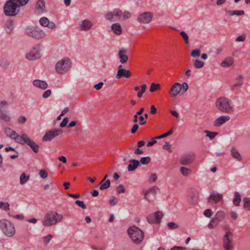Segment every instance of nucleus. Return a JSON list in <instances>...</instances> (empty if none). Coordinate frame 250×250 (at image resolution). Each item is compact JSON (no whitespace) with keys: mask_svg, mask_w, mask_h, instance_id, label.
<instances>
[{"mask_svg":"<svg viewBox=\"0 0 250 250\" xmlns=\"http://www.w3.org/2000/svg\"><path fill=\"white\" fill-rule=\"evenodd\" d=\"M62 219V214L54 211H51L45 214L42 220V224L45 227H49L61 222Z\"/></svg>","mask_w":250,"mask_h":250,"instance_id":"1","label":"nucleus"},{"mask_svg":"<svg viewBox=\"0 0 250 250\" xmlns=\"http://www.w3.org/2000/svg\"><path fill=\"white\" fill-rule=\"evenodd\" d=\"M215 105L217 109L222 112L231 113L234 111L229 99L225 96L217 98Z\"/></svg>","mask_w":250,"mask_h":250,"instance_id":"2","label":"nucleus"},{"mask_svg":"<svg viewBox=\"0 0 250 250\" xmlns=\"http://www.w3.org/2000/svg\"><path fill=\"white\" fill-rule=\"evenodd\" d=\"M127 232L132 242L136 244H140L144 239L143 231L135 226L129 228Z\"/></svg>","mask_w":250,"mask_h":250,"instance_id":"3","label":"nucleus"},{"mask_svg":"<svg viewBox=\"0 0 250 250\" xmlns=\"http://www.w3.org/2000/svg\"><path fill=\"white\" fill-rule=\"evenodd\" d=\"M0 228L5 235L12 237L15 233V229L13 224L6 219L0 221Z\"/></svg>","mask_w":250,"mask_h":250,"instance_id":"4","label":"nucleus"},{"mask_svg":"<svg viewBox=\"0 0 250 250\" xmlns=\"http://www.w3.org/2000/svg\"><path fill=\"white\" fill-rule=\"evenodd\" d=\"M17 143L22 145H27L35 153H38L39 151V146L25 133L21 135V140H18Z\"/></svg>","mask_w":250,"mask_h":250,"instance_id":"5","label":"nucleus"},{"mask_svg":"<svg viewBox=\"0 0 250 250\" xmlns=\"http://www.w3.org/2000/svg\"><path fill=\"white\" fill-rule=\"evenodd\" d=\"M3 9L4 14L8 16H15L18 14L20 11L19 8L12 0H8L6 1L4 5Z\"/></svg>","mask_w":250,"mask_h":250,"instance_id":"6","label":"nucleus"},{"mask_svg":"<svg viewBox=\"0 0 250 250\" xmlns=\"http://www.w3.org/2000/svg\"><path fill=\"white\" fill-rule=\"evenodd\" d=\"M71 66L70 60L68 58L61 60L58 62L55 66V69L58 74H62L67 72Z\"/></svg>","mask_w":250,"mask_h":250,"instance_id":"7","label":"nucleus"},{"mask_svg":"<svg viewBox=\"0 0 250 250\" xmlns=\"http://www.w3.org/2000/svg\"><path fill=\"white\" fill-rule=\"evenodd\" d=\"M25 33L28 36L35 39L40 40L44 38L46 34L43 30L34 27H27L25 29Z\"/></svg>","mask_w":250,"mask_h":250,"instance_id":"8","label":"nucleus"},{"mask_svg":"<svg viewBox=\"0 0 250 250\" xmlns=\"http://www.w3.org/2000/svg\"><path fill=\"white\" fill-rule=\"evenodd\" d=\"M233 239L232 232L229 229L227 230L223 238V247L225 250H231L233 249Z\"/></svg>","mask_w":250,"mask_h":250,"instance_id":"9","label":"nucleus"},{"mask_svg":"<svg viewBox=\"0 0 250 250\" xmlns=\"http://www.w3.org/2000/svg\"><path fill=\"white\" fill-rule=\"evenodd\" d=\"M41 51V49L40 45L39 44H37L26 54V58L30 61L39 59L42 56Z\"/></svg>","mask_w":250,"mask_h":250,"instance_id":"10","label":"nucleus"},{"mask_svg":"<svg viewBox=\"0 0 250 250\" xmlns=\"http://www.w3.org/2000/svg\"><path fill=\"white\" fill-rule=\"evenodd\" d=\"M195 160L194 153L184 154L179 159V163L182 166H189L192 164Z\"/></svg>","mask_w":250,"mask_h":250,"instance_id":"11","label":"nucleus"},{"mask_svg":"<svg viewBox=\"0 0 250 250\" xmlns=\"http://www.w3.org/2000/svg\"><path fill=\"white\" fill-rule=\"evenodd\" d=\"M62 133V130L61 129H55L49 130L45 133L44 136L42 137V141L44 142L50 141Z\"/></svg>","mask_w":250,"mask_h":250,"instance_id":"12","label":"nucleus"},{"mask_svg":"<svg viewBox=\"0 0 250 250\" xmlns=\"http://www.w3.org/2000/svg\"><path fill=\"white\" fill-rule=\"evenodd\" d=\"M152 17V13L149 12H145L138 16L137 21L141 23H148L151 21Z\"/></svg>","mask_w":250,"mask_h":250,"instance_id":"13","label":"nucleus"},{"mask_svg":"<svg viewBox=\"0 0 250 250\" xmlns=\"http://www.w3.org/2000/svg\"><path fill=\"white\" fill-rule=\"evenodd\" d=\"M223 199V195L216 191L212 192L208 198V202L211 203L213 202L215 204L218 203Z\"/></svg>","mask_w":250,"mask_h":250,"instance_id":"14","label":"nucleus"},{"mask_svg":"<svg viewBox=\"0 0 250 250\" xmlns=\"http://www.w3.org/2000/svg\"><path fill=\"white\" fill-rule=\"evenodd\" d=\"M41 25L44 27H48L50 29H54L56 28V24L53 21H50L46 17H42L39 20Z\"/></svg>","mask_w":250,"mask_h":250,"instance_id":"15","label":"nucleus"},{"mask_svg":"<svg viewBox=\"0 0 250 250\" xmlns=\"http://www.w3.org/2000/svg\"><path fill=\"white\" fill-rule=\"evenodd\" d=\"M230 118L229 116L224 115L221 116L217 118L214 122L213 125L215 127H219L227 123L230 120Z\"/></svg>","mask_w":250,"mask_h":250,"instance_id":"16","label":"nucleus"},{"mask_svg":"<svg viewBox=\"0 0 250 250\" xmlns=\"http://www.w3.org/2000/svg\"><path fill=\"white\" fill-rule=\"evenodd\" d=\"M4 132L7 136L9 137L12 139L15 140L16 142H17L18 140H21V135H18L15 131L10 128H6Z\"/></svg>","mask_w":250,"mask_h":250,"instance_id":"17","label":"nucleus"},{"mask_svg":"<svg viewBox=\"0 0 250 250\" xmlns=\"http://www.w3.org/2000/svg\"><path fill=\"white\" fill-rule=\"evenodd\" d=\"M230 153L231 157L236 161L238 162H241L242 161V156L238 149L235 146H233L231 148Z\"/></svg>","mask_w":250,"mask_h":250,"instance_id":"18","label":"nucleus"},{"mask_svg":"<svg viewBox=\"0 0 250 250\" xmlns=\"http://www.w3.org/2000/svg\"><path fill=\"white\" fill-rule=\"evenodd\" d=\"M79 25L80 30L86 31L91 28L93 23L88 20H84L79 23Z\"/></svg>","mask_w":250,"mask_h":250,"instance_id":"19","label":"nucleus"},{"mask_svg":"<svg viewBox=\"0 0 250 250\" xmlns=\"http://www.w3.org/2000/svg\"><path fill=\"white\" fill-rule=\"evenodd\" d=\"M182 85L178 83H174L170 89V92L172 97H176L181 91Z\"/></svg>","mask_w":250,"mask_h":250,"instance_id":"20","label":"nucleus"},{"mask_svg":"<svg viewBox=\"0 0 250 250\" xmlns=\"http://www.w3.org/2000/svg\"><path fill=\"white\" fill-rule=\"evenodd\" d=\"M155 188H152L145 193V198L149 202L153 201L155 199Z\"/></svg>","mask_w":250,"mask_h":250,"instance_id":"21","label":"nucleus"},{"mask_svg":"<svg viewBox=\"0 0 250 250\" xmlns=\"http://www.w3.org/2000/svg\"><path fill=\"white\" fill-rule=\"evenodd\" d=\"M33 84L36 87L42 90L46 89L48 87L47 83L44 81L35 80L33 82Z\"/></svg>","mask_w":250,"mask_h":250,"instance_id":"22","label":"nucleus"},{"mask_svg":"<svg viewBox=\"0 0 250 250\" xmlns=\"http://www.w3.org/2000/svg\"><path fill=\"white\" fill-rule=\"evenodd\" d=\"M131 76V72L129 70L121 69L118 70L116 76L117 79H120L122 77L126 78H129Z\"/></svg>","mask_w":250,"mask_h":250,"instance_id":"23","label":"nucleus"},{"mask_svg":"<svg viewBox=\"0 0 250 250\" xmlns=\"http://www.w3.org/2000/svg\"><path fill=\"white\" fill-rule=\"evenodd\" d=\"M130 164L128 165L127 169L128 171H132L135 170L140 165V162L138 160L132 159L129 161Z\"/></svg>","mask_w":250,"mask_h":250,"instance_id":"24","label":"nucleus"},{"mask_svg":"<svg viewBox=\"0 0 250 250\" xmlns=\"http://www.w3.org/2000/svg\"><path fill=\"white\" fill-rule=\"evenodd\" d=\"M126 50L122 48L118 52V56L120 59V62L122 63H125L128 61V56L125 54Z\"/></svg>","mask_w":250,"mask_h":250,"instance_id":"25","label":"nucleus"},{"mask_svg":"<svg viewBox=\"0 0 250 250\" xmlns=\"http://www.w3.org/2000/svg\"><path fill=\"white\" fill-rule=\"evenodd\" d=\"M183 166L179 168L180 174L185 177H188L192 173V170Z\"/></svg>","mask_w":250,"mask_h":250,"instance_id":"26","label":"nucleus"},{"mask_svg":"<svg viewBox=\"0 0 250 250\" xmlns=\"http://www.w3.org/2000/svg\"><path fill=\"white\" fill-rule=\"evenodd\" d=\"M36 8L40 12H45V2L43 0H38L36 5Z\"/></svg>","mask_w":250,"mask_h":250,"instance_id":"27","label":"nucleus"},{"mask_svg":"<svg viewBox=\"0 0 250 250\" xmlns=\"http://www.w3.org/2000/svg\"><path fill=\"white\" fill-rule=\"evenodd\" d=\"M111 29L114 33L117 35H120L122 34V28L119 23L113 24L111 26Z\"/></svg>","mask_w":250,"mask_h":250,"instance_id":"28","label":"nucleus"},{"mask_svg":"<svg viewBox=\"0 0 250 250\" xmlns=\"http://www.w3.org/2000/svg\"><path fill=\"white\" fill-rule=\"evenodd\" d=\"M5 31L7 33L10 34L14 29V23L12 20H8L5 23Z\"/></svg>","mask_w":250,"mask_h":250,"instance_id":"29","label":"nucleus"},{"mask_svg":"<svg viewBox=\"0 0 250 250\" xmlns=\"http://www.w3.org/2000/svg\"><path fill=\"white\" fill-rule=\"evenodd\" d=\"M220 221L216 219L215 217H213L210 222L208 225V227L209 229H213L217 227L220 223Z\"/></svg>","mask_w":250,"mask_h":250,"instance_id":"30","label":"nucleus"},{"mask_svg":"<svg viewBox=\"0 0 250 250\" xmlns=\"http://www.w3.org/2000/svg\"><path fill=\"white\" fill-rule=\"evenodd\" d=\"M234 62V60L233 58L229 57L227 58L226 60L223 61L221 63V65L222 67H229L233 64Z\"/></svg>","mask_w":250,"mask_h":250,"instance_id":"31","label":"nucleus"},{"mask_svg":"<svg viewBox=\"0 0 250 250\" xmlns=\"http://www.w3.org/2000/svg\"><path fill=\"white\" fill-rule=\"evenodd\" d=\"M226 217V213L222 210H219L216 212L214 215V217L216 218V219L219 220L220 222L223 221Z\"/></svg>","mask_w":250,"mask_h":250,"instance_id":"32","label":"nucleus"},{"mask_svg":"<svg viewBox=\"0 0 250 250\" xmlns=\"http://www.w3.org/2000/svg\"><path fill=\"white\" fill-rule=\"evenodd\" d=\"M241 201L240 194L238 192H235L234 195V198L232 200L233 204L235 206H239L240 203Z\"/></svg>","mask_w":250,"mask_h":250,"instance_id":"33","label":"nucleus"},{"mask_svg":"<svg viewBox=\"0 0 250 250\" xmlns=\"http://www.w3.org/2000/svg\"><path fill=\"white\" fill-rule=\"evenodd\" d=\"M147 221L150 224H153L156 222V212L149 214L147 217Z\"/></svg>","mask_w":250,"mask_h":250,"instance_id":"34","label":"nucleus"},{"mask_svg":"<svg viewBox=\"0 0 250 250\" xmlns=\"http://www.w3.org/2000/svg\"><path fill=\"white\" fill-rule=\"evenodd\" d=\"M20 179V184L21 185H23L29 180V176H26L24 173H23L21 175Z\"/></svg>","mask_w":250,"mask_h":250,"instance_id":"35","label":"nucleus"},{"mask_svg":"<svg viewBox=\"0 0 250 250\" xmlns=\"http://www.w3.org/2000/svg\"><path fill=\"white\" fill-rule=\"evenodd\" d=\"M204 62L199 60H196L193 62V66L197 69L202 68L204 65Z\"/></svg>","mask_w":250,"mask_h":250,"instance_id":"36","label":"nucleus"},{"mask_svg":"<svg viewBox=\"0 0 250 250\" xmlns=\"http://www.w3.org/2000/svg\"><path fill=\"white\" fill-rule=\"evenodd\" d=\"M244 208L250 210V198L245 197L243 199Z\"/></svg>","mask_w":250,"mask_h":250,"instance_id":"37","label":"nucleus"},{"mask_svg":"<svg viewBox=\"0 0 250 250\" xmlns=\"http://www.w3.org/2000/svg\"><path fill=\"white\" fill-rule=\"evenodd\" d=\"M100 190H104L108 188L110 186V180H106L105 182L102 183L100 184Z\"/></svg>","mask_w":250,"mask_h":250,"instance_id":"38","label":"nucleus"},{"mask_svg":"<svg viewBox=\"0 0 250 250\" xmlns=\"http://www.w3.org/2000/svg\"><path fill=\"white\" fill-rule=\"evenodd\" d=\"M151 161L150 158L148 156L142 157L140 159V163L143 165H147L149 164Z\"/></svg>","mask_w":250,"mask_h":250,"instance_id":"39","label":"nucleus"},{"mask_svg":"<svg viewBox=\"0 0 250 250\" xmlns=\"http://www.w3.org/2000/svg\"><path fill=\"white\" fill-rule=\"evenodd\" d=\"M1 118L6 122H8L10 121V117L7 115L3 111H0Z\"/></svg>","mask_w":250,"mask_h":250,"instance_id":"40","label":"nucleus"},{"mask_svg":"<svg viewBox=\"0 0 250 250\" xmlns=\"http://www.w3.org/2000/svg\"><path fill=\"white\" fill-rule=\"evenodd\" d=\"M114 17L120 19L123 15L122 11L120 9H114L113 11Z\"/></svg>","mask_w":250,"mask_h":250,"instance_id":"41","label":"nucleus"},{"mask_svg":"<svg viewBox=\"0 0 250 250\" xmlns=\"http://www.w3.org/2000/svg\"><path fill=\"white\" fill-rule=\"evenodd\" d=\"M167 226L170 229H175L179 228L178 224L172 222L168 223Z\"/></svg>","mask_w":250,"mask_h":250,"instance_id":"42","label":"nucleus"},{"mask_svg":"<svg viewBox=\"0 0 250 250\" xmlns=\"http://www.w3.org/2000/svg\"><path fill=\"white\" fill-rule=\"evenodd\" d=\"M105 19L108 21H112L114 15L113 11L108 12L104 16Z\"/></svg>","mask_w":250,"mask_h":250,"instance_id":"43","label":"nucleus"},{"mask_svg":"<svg viewBox=\"0 0 250 250\" xmlns=\"http://www.w3.org/2000/svg\"><path fill=\"white\" fill-rule=\"evenodd\" d=\"M206 136L209 137L210 139H213L217 134V132H210L208 130L205 131Z\"/></svg>","mask_w":250,"mask_h":250,"instance_id":"44","label":"nucleus"},{"mask_svg":"<svg viewBox=\"0 0 250 250\" xmlns=\"http://www.w3.org/2000/svg\"><path fill=\"white\" fill-rule=\"evenodd\" d=\"M180 35L183 37L184 42L186 44H188V34L185 31H181L180 33Z\"/></svg>","mask_w":250,"mask_h":250,"instance_id":"45","label":"nucleus"},{"mask_svg":"<svg viewBox=\"0 0 250 250\" xmlns=\"http://www.w3.org/2000/svg\"><path fill=\"white\" fill-rule=\"evenodd\" d=\"M109 203L111 206H114L117 204L118 199L115 196H111L109 201Z\"/></svg>","mask_w":250,"mask_h":250,"instance_id":"46","label":"nucleus"},{"mask_svg":"<svg viewBox=\"0 0 250 250\" xmlns=\"http://www.w3.org/2000/svg\"><path fill=\"white\" fill-rule=\"evenodd\" d=\"M10 205L8 203L0 202V208H3L5 210H9Z\"/></svg>","mask_w":250,"mask_h":250,"instance_id":"47","label":"nucleus"},{"mask_svg":"<svg viewBox=\"0 0 250 250\" xmlns=\"http://www.w3.org/2000/svg\"><path fill=\"white\" fill-rule=\"evenodd\" d=\"M52 237H53L52 235L50 234L43 237V241L44 244L45 245L48 244L49 243L50 240L52 239Z\"/></svg>","mask_w":250,"mask_h":250,"instance_id":"48","label":"nucleus"},{"mask_svg":"<svg viewBox=\"0 0 250 250\" xmlns=\"http://www.w3.org/2000/svg\"><path fill=\"white\" fill-rule=\"evenodd\" d=\"M201 51L199 49H194L192 50L191 55L193 57H198L200 56Z\"/></svg>","mask_w":250,"mask_h":250,"instance_id":"49","label":"nucleus"},{"mask_svg":"<svg viewBox=\"0 0 250 250\" xmlns=\"http://www.w3.org/2000/svg\"><path fill=\"white\" fill-rule=\"evenodd\" d=\"M246 39V35L245 34H243L241 36L237 37L235 41L236 42H243L245 41Z\"/></svg>","mask_w":250,"mask_h":250,"instance_id":"50","label":"nucleus"},{"mask_svg":"<svg viewBox=\"0 0 250 250\" xmlns=\"http://www.w3.org/2000/svg\"><path fill=\"white\" fill-rule=\"evenodd\" d=\"M213 212L210 209H207L204 211V215L208 218H210Z\"/></svg>","mask_w":250,"mask_h":250,"instance_id":"51","label":"nucleus"},{"mask_svg":"<svg viewBox=\"0 0 250 250\" xmlns=\"http://www.w3.org/2000/svg\"><path fill=\"white\" fill-rule=\"evenodd\" d=\"M117 192L118 194H121L125 192V189L123 185H119L117 187Z\"/></svg>","mask_w":250,"mask_h":250,"instance_id":"52","label":"nucleus"},{"mask_svg":"<svg viewBox=\"0 0 250 250\" xmlns=\"http://www.w3.org/2000/svg\"><path fill=\"white\" fill-rule=\"evenodd\" d=\"M75 203L80 207L82 208L83 209H85L86 208V205L84 204V202L80 200H77L75 202Z\"/></svg>","mask_w":250,"mask_h":250,"instance_id":"53","label":"nucleus"},{"mask_svg":"<svg viewBox=\"0 0 250 250\" xmlns=\"http://www.w3.org/2000/svg\"><path fill=\"white\" fill-rule=\"evenodd\" d=\"M243 84V82H237V83L232 85L230 86V89L231 90H235L238 87H241Z\"/></svg>","mask_w":250,"mask_h":250,"instance_id":"54","label":"nucleus"},{"mask_svg":"<svg viewBox=\"0 0 250 250\" xmlns=\"http://www.w3.org/2000/svg\"><path fill=\"white\" fill-rule=\"evenodd\" d=\"M39 174H40V175L41 177L43 178V179H44V178H46L47 177V176H48L47 172L44 169H41L40 171Z\"/></svg>","mask_w":250,"mask_h":250,"instance_id":"55","label":"nucleus"},{"mask_svg":"<svg viewBox=\"0 0 250 250\" xmlns=\"http://www.w3.org/2000/svg\"><path fill=\"white\" fill-rule=\"evenodd\" d=\"M51 94V90L50 89L44 91L42 94V98L44 99H46L48 98Z\"/></svg>","mask_w":250,"mask_h":250,"instance_id":"56","label":"nucleus"},{"mask_svg":"<svg viewBox=\"0 0 250 250\" xmlns=\"http://www.w3.org/2000/svg\"><path fill=\"white\" fill-rule=\"evenodd\" d=\"M164 216V213L162 211H157V224L161 223V219Z\"/></svg>","mask_w":250,"mask_h":250,"instance_id":"57","label":"nucleus"},{"mask_svg":"<svg viewBox=\"0 0 250 250\" xmlns=\"http://www.w3.org/2000/svg\"><path fill=\"white\" fill-rule=\"evenodd\" d=\"M122 15L123 16L124 20L129 19L131 16L130 12L127 11H125L124 13H123Z\"/></svg>","mask_w":250,"mask_h":250,"instance_id":"58","label":"nucleus"},{"mask_svg":"<svg viewBox=\"0 0 250 250\" xmlns=\"http://www.w3.org/2000/svg\"><path fill=\"white\" fill-rule=\"evenodd\" d=\"M68 118H64L63 119L62 122L60 124V126L62 128L65 127L66 125L68 123Z\"/></svg>","mask_w":250,"mask_h":250,"instance_id":"59","label":"nucleus"},{"mask_svg":"<svg viewBox=\"0 0 250 250\" xmlns=\"http://www.w3.org/2000/svg\"><path fill=\"white\" fill-rule=\"evenodd\" d=\"M163 149L167 150L169 152H172V150L170 148V145L167 143L166 142V144L163 146Z\"/></svg>","mask_w":250,"mask_h":250,"instance_id":"60","label":"nucleus"},{"mask_svg":"<svg viewBox=\"0 0 250 250\" xmlns=\"http://www.w3.org/2000/svg\"><path fill=\"white\" fill-rule=\"evenodd\" d=\"M26 121V118L25 116H21L18 120V122L19 124H22L25 123Z\"/></svg>","mask_w":250,"mask_h":250,"instance_id":"61","label":"nucleus"},{"mask_svg":"<svg viewBox=\"0 0 250 250\" xmlns=\"http://www.w3.org/2000/svg\"><path fill=\"white\" fill-rule=\"evenodd\" d=\"M156 143V137H153L152 140L147 143V146L150 147Z\"/></svg>","mask_w":250,"mask_h":250,"instance_id":"62","label":"nucleus"},{"mask_svg":"<svg viewBox=\"0 0 250 250\" xmlns=\"http://www.w3.org/2000/svg\"><path fill=\"white\" fill-rule=\"evenodd\" d=\"M104 85V83L103 82H100L98 84H95L94 85V88L96 90L101 89Z\"/></svg>","mask_w":250,"mask_h":250,"instance_id":"63","label":"nucleus"},{"mask_svg":"<svg viewBox=\"0 0 250 250\" xmlns=\"http://www.w3.org/2000/svg\"><path fill=\"white\" fill-rule=\"evenodd\" d=\"M138 128L139 125L137 124H135L132 127L131 133L132 134H134L135 133H136Z\"/></svg>","mask_w":250,"mask_h":250,"instance_id":"64","label":"nucleus"}]
</instances>
